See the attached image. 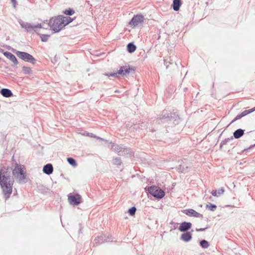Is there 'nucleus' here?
Returning a JSON list of instances; mask_svg holds the SVG:
<instances>
[{"label":"nucleus","mask_w":255,"mask_h":255,"mask_svg":"<svg viewBox=\"0 0 255 255\" xmlns=\"http://www.w3.org/2000/svg\"><path fill=\"white\" fill-rule=\"evenodd\" d=\"M112 149L119 153L120 155H124L126 153H129V149L127 148H123L119 145L114 144L112 146Z\"/></svg>","instance_id":"12"},{"label":"nucleus","mask_w":255,"mask_h":255,"mask_svg":"<svg viewBox=\"0 0 255 255\" xmlns=\"http://www.w3.org/2000/svg\"><path fill=\"white\" fill-rule=\"evenodd\" d=\"M191 227L192 224L190 222H183L180 224L178 230L181 232H188Z\"/></svg>","instance_id":"13"},{"label":"nucleus","mask_w":255,"mask_h":255,"mask_svg":"<svg viewBox=\"0 0 255 255\" xmlns=\"http://www.w3.org/2000/svg\"><path fill=\"white\" fill-rule=\"evenodd\" d=\"M224 188L222 187L221 189L218 190H213L211 192V194L214 196L219 197L222 195L224 192Z\"/></svg>","instance_id":"21"},{"label":"nucleus","mask_w":255,"mask_h":255,"mask_svg":"<svg viewBox=\"0 0 255 255\" xmlns=\"http://www.w3.org/2000/svg\"><path fill=\"white\" fill-rule=\"evenodd\" d=\"M244 117L243 116V115H242V114L241 113L240 114H239L232 121L231 123H233L235 121H237L240 119H241L242 118Z\"/></svg>","instance_id":"35"},{"label":"nucleus","mask_w":255,"mask_h":255,"mask_svg":"<svg viewBox=\"0 0 255 255\" xmlns=\"http://www.w3.org/2000/svg\"><path fill=\"white\" fill-rule=\"evenodd\" d=\"M48 26L50 27V29L55 33L59 32L65 27L63 19H62L61 15L51 18L49 20Z\"/></svg>","instance_id":"2"},{"label":"nucleus","mask_w":255,"mask_h":255,"mask_svg":"<svg viewBox=\"0 0 255 255\" xmlns=\"http://www.w3.org/2000/svg\"><path fill=\"white\" fill-rule=\"evenodd\" d=\"M11 2L13 4V6L15 7V4H16V0H11Z\"/></svg>","instance_id":"38"},{"label":"nucleus","mask_w":255,"mask_h":255,"mask_svg":"<svg viewBox=\"0 0 255 255\" xmlns=\"http://www.w3.org/2000/svg\"><path fill=\"white\" fill-rule=\"evenodd\" d=\"M43 171L44 173L50 175L52 173L53 171V167L51 163H48L44 166L43 168Z\"/></svg>","instance_id":"17"},{"label":"nucleus","mask_w":255,"mask_h":255,"mask_svg":"<svg viewBox=\"0 0 255 255\" xmlns=\"http://www.w3.org/2000/svg\"><path fill=\"white\" fill-rule=\"evenodd\" d=\"M46 1H47V0H45Z\"/></svg>","instance_id":"44"},{"label":"nucleus","mask_w":255,"mask_h":255,"mask_svg":"<svg viewBox=\"0 0 255 255\" xmlns=\"http://www.w3.org/2000/svg\"><path fill=\"white\" fill-rule=\"evenodd\" d=\"M4 55L9 60H10L13 63V66H16L18 64V61L16 57L11 53L5 51L3 53Z\"/></svg>","instance_id":"15"},{"label":"nucleus","mask_w":255,"mask_h":255,"mask_svg":"<svg viewBox=\"0 0 255 255\" xmlns=\"http://www.w3.org/2000/svg\"><path fill=\"white\" fill-rule=\"evenodd\" d=\"M75 12L74 10L69 8V9L65 10L64 13L67 15H71Z\"/></svg>","instance_id":"34"},{"label":"nucleus","mask_w":255,"mask_h":255,"mask_svg":"<svg viewBox=\"0 0 255 255\" xmlns=\"http://www.w3.org/2000/svg\"><path fill=\"white\" fill-rule=\"evenodd\" d=\"M252 147V146H250L249 148H247V149H245L244 150H243V152H245V151H247L249 149H250V148H251Z\"/></svg>","instance_id":"40"},{"label":"nucleus","mask_w":255,"mask_h":255,"mask_svg":"<svg viewBox=\"0 0 255 255\" xmlns=\"http://www.w3.org/2000/svg\"><path fill=\"white\" fill-rule=\"evenodd\" d=\"M169 113L166 110L163 111L162 114L161 115L159 119L157 122L159 124L162 123L168 122L169 121H171L172 117L169 116Z\"/></svg>","instance_id":"10"},{"label":"nucleus","mask_w":255,"mask_h":255,"mask_svg":"<svg viewBox=\"0 0 255 255\" xmlns=\"http://www.w3.org/2000/svg\"><path fill=\"white\" fill-rule=\"evenodd\" d=\"M144 20V16L141 14H138L134 16L131 20L130 21L129 24L133 26H138L141 24Z\"/></svg>","instance_id":"9"},{"label":"nucleus","mask_w":255,"mask_h":255,"mask_svg":"<svg viewBox=\"0 0 255 255\" xmlns=\"http://www.w3.org/2000/svg\"><path fill=\"white\" fill-rule=\"evenodd\" d=\"M187 168H188V166H185V165H180V166L178 168V170L179 171L183 172H186Z\"/></svg>","instance_id":"32"},{"label":"nucleus","mask_w":255,"mask_h":255,"mask_svg":"<svg viewBox=\"0 0 255 255\" xmlns=\"http://www.w3.org/2000/svg\"><path fill=\"white\" fill-rule=\"evenodd\" d=\"M0 94L4 97L9 98L13 96V93L8 89L2 88L0 91Z\"/></svg>","instance_id":"18"},{"label":"nucleus","mask_w":255,"mask_h":255,"mask_svg":"<svg viewBox=\"0 0 255 255\" xmlns=\"http://www.w3.org/2000/svg\"><path fill=\"white\" fill-rule=\"evenodd\" d=\"M147 190L151 195L157 198H162L165 195L164 191L156 186L148 187Z\"/></svg>","instance_id":"6"},{"label":"nucleus","mask_w":255,"mask_h":255,"mask_svg":"<svg viewBox=\"0 0 255 255\" xmlns=\"http://www.w3.org/2000/svg\"><path fill=\"white\" fill-rule=\"evenodd\" d=\"M110 240L108 237H107L106 235H101L96 238L94 240L93 244L94 245H99L104 243V242H109Z\"/></svg>","instance_id":"14"},{"label":"nucleus","mask_w":255,"mask_h":255,"mask_svg":"<svg viewBox=\"0 0 255 255\" xmlns=\"http://www.w3.org/2000/svg\"><path fill=\"white\" fill-rule=\"evenodd\" d=\"M67 162L69 164L71 165L73 167H76L77 166V163L76 160L72 157H68L67 158Z\"/></svg>","instance_id":"25"},{"label":"nucleus","mask_w":255,"mask_h":255,"mask_svg":"<svg viewBox=\"0 0 255 255\" xmlns=\"http://www.w3.org/2000/svg\"><path fill=\"white\" fill-rule=\"evenodd\" d=\"M90 136L91 137H96L93 133H90Z\"/></svg>","instance_id":"41"},{"label":"nucleus","mask_w":255,"mask_h":255,"mask_svg":"<svg viewBox=\"0 0 255 255\" xmlns=\"http://www.w3.org/2000/svg\"><path fill=\"white\" fill-rule=\"evenodd\" d=\"M68 200L69 203L73 206H77L79 205L82 201L81 196L78 194H72L70 193L68 195Z\"/></svg>","instance_id":"8"},{"label":"nucleus","mask_w":255,"mask_h":255,"mask_svg":"<svg viewBox=\"0 0 255 255\" xmlns=\"http://www.w3.org/2000/svg\"><path fill=\"white\" fill-rule=\"evenodd\" d=\"M136 48V46L132 43H129L127 45V50L129 53H132L135 51Z\"/></svg>","instance_id":"22"},{"label":"nucleus","mask_w":255,"mask_h":255,"mask_svg":"<svg viewBox=\"0 0 255 255\" xmlns=\"http://www.w3.org/2000/svg\"><path fill=\"white\" fill-rule=\"evenodd\" d=\"M170 224L173 225V227H172L173 229H175L177 228V225H178L177 223H174V222H171L170 223Z\"/></svg>","instance_id":"36"},{"label":"nucleus","mask_w":255,"mask_h":255,"mask_svg":"<svg viewBox=\"0 0 255 255\" xmlns=\"http://www.w3.org/2000/svg\"><path fill=\"white\" fill-rule=\"evenodd\" d=\"M255 146V144L253 145V146Z\"/></svg>","instance_id":"43"},{"label":"nucleus","mask_w":255,"mask_h":255,"mask_svg":"<svg viewBox=\"0 0 255 255\" xmlns=\"http://www.w3.org/2000/svg\"><path fill=\"white\" fill-rule=\"evenodd\" d=\"M16 55L22 60L29 62L32 64H34L36 62L35 59L30 54L19 51H17L15 52Z\"/></svg>","instance_id":"7"},{"label":"nucleus","mask_w":255,"mask_h":255,"mask_svg":"<svg viewBox=\"0 0 255 255\" xmlns=\"http://www.w3.org/2000/svg\"><path fill=\"white\" fill-rule=\"evenodd\" d=\"M233 139V137L231 138H228L222 141L220 144V146L222 147L223 145L226 144L229 141Z\"/></svg>","instance_id":"33"},{"label":"nucleus","mask_w":255,"mask_h":255,"mask_svg":"<svg viewBox=\"0 0 255 255\" xmlns=\"http://www.w3.org/2000/svg\"><path fill=\"white\" fill-rule=\"evenodd\" d=\"M192 234L190 232H185L181 235L180 239L185 242H188L192 239Z\"/></svg>","instance_id":"16"},{"label":"nucleus","mask_w":255,"mask_h":255,"mask_svg":"<svg viewBox=\"0 0 255 255\" xmlns=\"http://www.w3.org/2000/svg\"><path fill=\"white\" fill-rule=\"evenodd\" d=\"M97 138L102 140V138H100L99 137H97Z\"/></svg>","instance_id":"42"},{"label":"nucleus","mask_w":255,"mask_h":255,"mask_svg":"<svg viewBox=\"0 0 255 255\" xmlns=\"http://www.w3.org/2000/svg\"><path fill=\"white\" fill-rule=\"evenodd\" d=\"M121 163L122 161L120 157H116L113 160V163L114 165H121Z\"/></svg>","instance_id":"30"},{"label":"nucleus","mask_w":255,"mask_h":255,"mask_svg":"<svg viewBox=\"0 0 255 255\" xmlns=\"http://www.w3.org/2000/svg\"><path fill=\"white\" fill-rule=\"evenodd\" d=\"M131 70H132V68L130 67L129 66L126 65L121 66L118 72L112 73L111 74L106 73L105 75L109 77L112 76L115 77H117L118 74L127 76L129 74Z\"/></svg>","instance_id":"5"},{"label":"nucleus","mask_w":255,"mask_h":255,"mask_svg":"<svg viewBox=\"0 0 255 255\" xmlns=\"http://www.w3.org/2000/svg\"><path fill=\"white\" fill-rule=\"evenodd\" d=\"M255 111V107L250 109V110H245L244 112H243L241 114L243 115V117H245V116L247 115L248 114L251 113Z\"/></svg>","instance_id":"27"},{"label":"nucleus","mask_w":255,"mask_h":255,"mask_svg":"<svg viewBox=\"0 0 255 255\" xmlns=\"http://www.w3.org/2000/svg\"><path fill=\"white\" fill-rule=\"evenodd\" d=\"M200 245L203 249H207L210 246L209 242L205 240H201L200 242Z\"/></svg>","instance_id":"24"},{"label":"nucleus","mask_w":255,"mask_h":255,"mask_svg":"<svg viewBox=\"0 0 255 255\" xmlns=\"http://www.w3.org/2000/svg\"><path fill=\"white\" fill-rule=\"evenodd\" d=\"M12 174L19 183H23L26 178V172L23 169V165L16 163L12 170Z\"/></svg>","instance_id":"3"},{"label":"nucleus","mask_w":255,"mask_h":255,"mask_svg":"<svg viewBox=\"0 0 255 255\" xmlns=\"http://www.w3.org/2000/svg\"><path fill=\"white\" fill-rule=\"evenodd\" d=\"M18 22L21 27L24 28L27 32L31 33L33 32H37L38 28H45L47 29V27L44 26L45 23L37 24L36 25H32L31 23L23 21L19 19Z\"/></svg>","instance_id":"4"},{"label":"nucleus","mask_w":255,"mask_h":255,"mask_svg":"<svg viewBox=\"0 0 255 255\" xmlns=\"http://www.w3.org/2000/svg\"><path fill=\"white\" fill-rule=\"evenodd\" d=\"M61 18L63 19L65 26L72 21L73 19L69 16H63L61 15Z\"/></svg>","instance_id":"23"},{"label":"nucleus","mask_w":255,"mask_h":255,"mask_svg":"<svg viewBox=\"0 0 255 255\" xmlns=\"http://www.w3.org/2000/svg\"><path fill=\"white\" fill-rule=\"evenodd\" d=\"M182 212L189 217L203 218V215L192 209L183 210Z\"/></svg>","instance_id":"11"},{"label":"nucleus","mask_w":255,"mask_h":255,"mask_svg":"<svg viewBox=\"0 0 255 255\" xmlns=\"http://www.w3.org/2000/svg\"><path fill=\"white\" fill-rule=\"evenodd\" d=\"M8 168L3 167L0 170V185L6 199L9 198L12 190L14 180L11 177Z\"/></svg>","instance_id":"1"},{"label":"nucleus","mask_w":255,"mask_h":255,"mask_svg":"<svg viewBox=\"0 0 255 255\" xmlns=\"http://www.w3.org/2000/svg\"><path fill=\"white\" fill-rule=\"evenodd\" d=\"M206 207L212 211H214L217 208L216 205L212 203H209L208 204H207Z\"/></svg>","instance_id":"26"},{"label":"nucleus","mask_w":255,"mask_h":255,"mask_svg":"<svg viewBox=\"0 0 255 255\" xmlns=\"http://www.w3.org/2000/svg\"><path fill=\"white\" fill-rule=\"evenodd\" d=\"M83 135H87V136H90V133L89 132H87L86 131L84 132V133H83Z\"/></svg>","instance_id":"39"},{"label":"nucleus","mask_w":255,"mask_h":255,"mask_svg":"<svg viewBox=\"0 0 255 255\" xmlns=\"http://www.w3.org/2000/svg\"><path fill=\"white\" fill-rule=\"evenodd\" d=\"M205 229V228L197 229L196 231L198 232H202L204 231Z\"/></svg>","instance_id":"37"},{"label":"nucleus","mask_w":255,"mask_h":255,"mask_svg":"<svg viewBox=\"0 0 255 255\" xmlns=\"http://www.w3.org/2000/svg\"><path fill=\"white\" fill-rule=\"evenodd\" d=\"M245 130L239 128L235 130L233 133L235 138H239L244 135Z\"/></svg>","instance_id":"19"},{"label":"nucleus","mask_w":255,"mask_h":255,"mask_svg":"<svg viewBox=\"0 0 255 255\" xmlns=\"http://www.w3.org/2000/svg\"><path fill=\"white\" fill-rule=\"evenodd\" d=\"M136 211V208L135 207H132L128 210V213L130 216H133L135 215Z\"/></svg>","instance_id":"31"},{"label":"nucleus","mask_w":255,"mask_h":255,"mask_svg":"<svg viewBox=\"0 0 255 255\" xmlns=\"http://www.w3.org/2000/svg\"><path fill=\"white\" fill-rule=\"evenodd\" d=\"M181 4V0H173L172 6L174 10L178 11Z\"/></svg>","instance_id":"20"},{"label":"nucleus","mask_w":255,"mask_h":255,"mask_svg":"<svg viewBox=\"0 0 255 255\" xmlns=\"http://www.w3.org/2000/svg\"><path fill=\"white\" fill-rule=\"evenodd\" d=\"M22 71L25 74H29L31 72V69L28 67L23 66L22 67Z\"/></svg>","instance_id":"29"},{"label":"nucleus","mask_w":255,"mask_h":255,"mask_svg":"<svg viewBox=\"0 0 255 255\" xmlns=\"http://www.w3.org/2000/svg\"><path fill=\"white\" fill-rule=\"evenodd\" d=\"M39 35L41 41L43 42H47L50 37V35L47 34H39Z\"/></svg>","instance_id":"28"}]
</instances>
